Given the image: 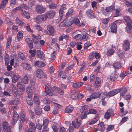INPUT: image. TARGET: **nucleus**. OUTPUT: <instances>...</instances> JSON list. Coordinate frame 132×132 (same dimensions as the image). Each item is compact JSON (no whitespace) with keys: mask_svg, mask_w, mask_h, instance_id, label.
<instances>
[{"mask_svg":"<svg viewBox=\"0 0 132 132\" xmlns=\"http://www.w3.org/2000/svg\"><path fill=\"white\" fill-rule=\"evenodd\" d=\"M115 9V7L113 6H111L106 7L105 9L104 7L102 8V11L103 14L105 16L109 15L110 12H111Z\"/></svg>","mask_w":132,"mask_h":132,"instance_id":"obj_1","label":"nucleus"},{"mask_svg":"<svg viewBox=\"0 0 132 132\" xmlns=\"http://www.w3.org/2000/svg\"><path fill=\"white\" fill-rule=\"evenodd\" d=\"M113 111L111 109H109L105 113L104 116V118L106 119H109L110 117L113 116Z\"/></svg>","mask_w":132,"mask_h":132,"instance_id":"obj_2","label":"nucleus"},{"mask_svg":"<svg viewBox=\"0 0 132 132\" xmlns=\"http://www.w3.org/2000/svg\"><path fill=\"white\" fill-rule=\"evenodd\" d=\"M48 119H45L43 121V130L42 132H49V128L48 127Z\"/></svg>","mask_w":132,"mask_h":132,"instance_id":"obj_3","label":"nucleus"},{"mask_svg":"<svg viewBox=\"0 0 132 132\" xmlns=\"http://www.w3.org/2000/svg\"><path fill=\"white\" fill-rule=\"evenodd\" d=\"M47 85L54 92L56 91L61 95H63V94L64 91L60 89L59 88L56 87L54 86H52L51 85H50V84H48Z\"/></svg>","mask_w":132,"mask_h":132,"instance_id":"obj_4","label":"nucleus"},{"mask_svg":"<svg viewBox=\"0 0 132 132\" xmlns=\"http://www.w3.org/2000/svg\"><path fill=\"white\" fill-rule=\"evenodd\" d=\"M3 129L4 132H10L11 128L10 126L6 122H4L3 126Z\"/></svg>","mask_w":132,"mask_h":132,"instance_id":"obj_5","label":"nucleus"},{"mask_svg":"<svg viewBox=\"0 0 132 132\" xmlns=\"http://www.w3.org/2000/svg\"><path fill=\"white\" fill-rule=\"evenodd\" d=\"M35 10L36 12L39 14L44 12L46 10V8L42 6L37 5L35 7Z\"/></svg>","mask_w":132,"mask_h":132,"instance_id":"obj_6","label":"nucleus"},{"mask_svg":"<svg viewBox=\"0 0 132 132\" xmlns=\"http://www.w3.org/2000/svg\"><path fill=\"white\" fill-rule=\"evenodd\" d=\"M123 47L125 51L129 50L130 47V43L128 40H125L123 42Z\"/></svg>","mask_w":132,"mask_h":132,"instance_id":"obj_7","label":"nucleus"},{"mask_svg":"<svg viewBox=\"0 0 132 132\" xmlns=\"http://www.w3.org/2000/svg\"><path fill=\"white\" fill-rule=\"evenodd\" d=\"M81 124V121L78 120V119L73 121L72 123V126L75 128H78L79 127Z\"/></svg>","mask_w":132,"mask_h":132,"instance_id":"obj_8","label":"nucleus"},{"mask_svg":"<svg viewBox=\"0 0 132 132\" xmlns=\"http://www.w3.org/2000/svg\"><path fill=\"white\" fill-rule=\"evenodd\" d=\"M19 118V115L16 112H14L13 113V121L12 124L14 125L16 123Z\"/></svg>","mask_w":132,"mask_h":132,"instance_id":"obj_9","label":"nucleus"},{"mask_svg":"<svg viewBox=\"0 0 132 132\" xmlns=\"http://www.w3.org/2000/svg\"><path fill=\"white\" fill-rule=\"evenodd\" d=\"M120 91L119 89H114L111 91L107 94V96H113L117 94Z\"/></svg>","mask_w":132,"mask_h":132,"instance_id":"obj_10","label":"nucleus"},{"mask_svg":"<svg viewBox=\"0 0 132 132\" xmlns=\"http://www.w3.org/2000/svg\"><path fill=\"white\" fill-rule=\"evenodd\" d=\"M48 18L50 19L53 18L55 15V12L54 11H51L46 13Z\"/></svg>","mask_w":132,"mask_h":132,"instance_id":"obj_11","label":"nucleus"},{"mask_svg":"<svg viewBox=\"0 0 132 132\" xmlns=\"http://www.w3.org/2000/svg\"><path fill=\"white\" fill-rule=\"evenodd\" d=\"M36 75L38 78L40 79L44 76L43 72L42 70L40 69H38L36 71Z\"/></svg>","mask_w":132,"mask_h":132,"instance_id":"obj_12","label":"nucleus"},{"mask_svg":"<svg viewBox=\"0 0 132 132\" xmlns=\"http://www.w3.org/2000/svg\"><path fill=\"white\" fill-rule=\"evenodd\" d=\"M86 14L88 17L92 18L95 17V15L93 11L90 9L87 10L86 12Z\"/></svg>","mask_w":132,"mask_h":132,"instance_id":"obj_13","label":"nucleus"},{"mask_svg":"<svg viewBox=\"0 0 132 132\" xmlns=\"http://www.w3.org/2000/svg\"><path fill=\"white\" fill-rule=\"evenodd\" d=\"M95 57L96 59H100V56L98 53L93 52L91 54L90 56V59H93Z\"/></svg>","mask_w":132,"mask_h":132,"instance_id":"obj_14","label":"nucleus"},{"mask_svg":"<svg viewBox=\"0 0 132 132\" xmlns=\"http://www.w3.org/2000/svg\"><path fill=\"white\" fill-rule=\"evenodd\" d=\"M111 32L116 33L117 31V26L114 23H112L111 25Z\"/></svg>","mask_w":132,"mask_h":132,"instance_id":"obj_15","label":"nucleus"},{"mask_svg":"<svg viewBox=\"0 0 132 132\" xmlns=\"http://www.w3.org/2000/svg\"><path fill=\"white\" fill-rule=\"evenodd\" d=\"M34 102L36 104L39 106L40 104V102L38 97V95L36 94L34 96L33 98Z\"/></svg>","mask_w":132,"mask_h":132,"instance_id":"obj_16","label":"nucleus"},{"mask_svg":"<svg viewBox=\"0 0 132 132\" xmlns=\"http://www.w3.org/2000/svg\"><path fill=\"white\" fill-rule=\"evenodd\" d=\"M34 65L39 67H44L45 65V63L41 61H35L34 63Z\"/></svg>","mask_w":132,"mask_h":132,"instance_id":"obj_17","label":"nucleus"},{"mask_svg":"<svg viewBox=\"0 0 132 132\" xmlns=\"http://www.w3.org/2000/svg\"><path fill=\"white\" fill-rule=\"evenodd\" d=\"M25 41L27 44L28 45L30 49H32L33 47V44L31 40L29 38H27L25 40Z\"/></svg>","mask_w":132,"mask_h":132,"instance_id":"obj_18","label":"nucleus"},{"mask_svg":"<svg viewBox=\"0 0 132 132\" xmlns=\"http://www.w3.org/2000/svg\"><path fill=\"white\" fill-rule=\"evenodd\" d=\"M37 56L40 59H43L45 57V55L44 53L40 50L37 51Z\"/></svg>","mask_w":132,"mask_h":132,"instance_id":"obj_19","label":"nucleus"},{"mask_svg":"<svg viewBox=\"0 0 132 132\" xmlns=\"http://www.w3.org/2000/svg\"><path fill=\"white\" fill-rule=\"evenodd\" d=\"M74 109L73 107L71 105L67 106L65 110V112L66 113H70Z\"/></svg>","mask_w":132,"mask_h":132,"instance_id":"obj_20","label":"nucleus"},{"mask_svg":"<svg viewBox=\"0 0 132 132\" xmlns=\"http://www.w3.org/2000/svg\"><path fill=\"white\" fill-rule=\"evenodd\" d=\"M65 24L66 27H68L70 26L73 23V21L72 19H66L64 20Z\"/></svg>","mask_w":132,"mask_h":132,"instance_id":"obj_21","label":"nucleus"},{"mask_svg":"<svg viewBox=\"0 0 132 132\" xmlns=\"http://www.w3.org/2000/svg\"><path fill=\"white\" fill-rule=\"evenodd\" d=\"M21 65L23 68L26 70H29L31 68V66L28 63L22 62L21 63Z\"/></svg>","mask_w":132,"mask_h":132,"instance_id":"obj_22","label":"nucleus"},{"mask_svg":"<svg viewBox=\"0 0 132 132\" xmlns=\"http://www.w3.org/2000/svg\"><path fill=\"white\" fill-rule=\"evenodd\" d=\"M26 91L27 93L28 97H31L32 95V89L29 86L27 87L26 88Z\"/></svg>","mask_w":132,"mask_h":132,"instance_id":"obj_23","label":"nucleus"},{"mask_svg":"<svg viewBox=\"0 0 132 132\" xmlns=\"http://www.w3.org/2000/svg\"><path fill=\"white\" fill-rule=\"evenodd\" d=\"M16 86L18 88L21 89L23 91L25 90L24 85L21 82H18L16 85Z\"/></svg>","mask_w":132,"mask_h":132,"instance_id":"obj_24","label":"nucleus"},{"mask_svg":"<svg viewBox=\"0 0 132 132\" xmlns=\"http://www.w3.org/2000/svg\"><path fill=\"white\" fill-rule=\"evenodd\" d=\"M118 75L115 73H113L110 76V80L113 81L116 80L118 78Z\"/></svg>","mask_w":132,"mask_h":132,"instance_id":"obj_25","label":"nucleus"},{"mask_svg":"<svg viewBox=\"0 0 132 132\" xmlns=\"http://www.w3.org/2000/svg\"><path fill=\"white\" fill-rule=\"evenodd\" d=\"M20 76L18 75H14L12 77V82L15 83L20 79Z\"/></svg>","mask_w":132,"mask_h":132,"instance_id":"obj_26","label":"nucleus"},{"mask_svg":"<svg viewBox=\"0 0 132 132\" xmlns=\"http://www.w3.org/2000/svg\"><path fill=\"white\" fill-rule=\"evenodd\" d=\"M101 83V80L100 78L98 77H96L94 83L95 86L96 87H98L100 85Z\"/></svg>","mask_w":132,"mask_h":132,"instance_id":"obj_27","label":"nucleus"},{"mask_svg":"<svg viewBox=\"0 0 132 132\" xmlns=\"http://www.w3.org/2000/svg\"><path fill=\"white\" fill-rule=\"evenodd\" d=\"M72 93L75 95V97L77 96L79 99H81L84 96V95L82 94H78V93L76 90L73 91Z\"/></svg>","mask_w":132,"mask_h":132,"instance_id":"obj_28","label":"nucleus"},{"mask_svg":"<svg viewBox=\"0 0 132 132\" xmlns=\"http://www.w3.org/2000/svg\"><path fill=\"white\" fill-rule=\"evenodd\" d=\"M49 87L48 85H45V88L46 92L47 93V94L49 96H51L52 95L53 93L51 92L50 90Z\"/></svg>","mask_w":132,"mask_h":132,"instance_id":"obj_29","label":"nucleus"},{"mask_svg":"<svg viewBox=\"0 0 132 132\" xmlns=\"http://www.w3.org/2000/svg\"><path fill=\"white\" fill-rule=\"evenodd\" d=\"M100 93L99 92H95L92 93L90 96V97L93 99L96 98L100 96Z\"/></svg>","mask_w":132,"mask_h":132,"instance_id":"obj_30","label":"nucleus"},{"mask_svg":"<svg viewBox=\"0 0 132 132\" xmlns=\"http://www.w3.org/2000/svg\"><path fill=\"white\" fill-rule=\"evenodd\" d=\"M47 29L50 33L51 34H54L55 31V29L54 27L51 25H48L47 26Z\"/></svg>","mask_w":132,"mask_h":132,"instance_id":"obj_31","label":"nucleus"},{"mask_svg":"<svg viewBox=\"0 0 132 132\" xmlns=\"http://www.w3.org/2000/svg\"><path fill=\"white\" fill-rule=\"evenodd\" d=\"M21 13L22 16L28 19L30 17V14L29 13L25 11L22 10Z\"/></svg>","mask_w":132,"mask_h":132,"instance_id":"obj_32","label":"nucleus"},{"mask_svg":"<svg viewBox=\"0 0 132 132\" xmlns=\"http://www.w3.org/2000/svg\"><path fill=\"white\" fill-rule=\"evenodd\" d=\"M35 112L36 115H39L42 112V109L39 107L36 108H35Z\"/></svg>","mask_w":132,"mask_h":132,"instance_id":"obj_33","label":"nucleus"},{"mask_svg":"<svg viewBox=\"0 0 132 132\" xmlns=\"http://www.w3.org/2000/svg\"><path fill=\"white\" fill-rule=\"evenodd\" d=\"M98 130L101 131H103L104 130V127L103 122H101L98 125Z\"/></svg>","mask_w":132,"mask_h":132,"instance_id":"obj_34","label":"nucleus"},{"mask_svg":"<svg viewBox=\"0 0 132 132\" xmlns=\"http://www.w3.org/2000/svg\"><path fill=\"white\" fill-rule=\"evenodd\" d=\"M83 84V83L81 82L80 83H75L73 84L72 86L75 88H78L82 86Z\"/></svg>","mask_w":132,"mask_h":132,"instance_id":"obj_35","label":"nucleus"},{"mask_svg":"<svg viewBox=\"0 0 132 132\" xmlns=\"http://www.w3.org/2000/svg\"><path fill=\"white\" fill-rule=\"evenodd\" d=\"M32 40L34 43L36 44L39 43V39L37 36H35L34 34L32 35Z\"/></svg>","mask_w":132,"mask_h":132,"instance_id":"obj_36","label":"nucleus"},{"mask_svg":"<svg viewBox=\"0 0 132 132\" xmlns=\"http://www.w3.org/2000/svg\"><path fill=\"white\" fill-rule=\"evenodd\" d=\"M19 101L18 99H16L14 100L10 101L9 104L10 105H17L19 103Z\"/></svg>","mask_w":132,"mask_h":132,"instance_id":"obj_37","label":"nucleus"},{"mask_svg":"<svg viewBox=\"0 0 132 132\" xmlns=\"http://www.w3.org/2000/svg\"><path fill=\"white\" fill-rule=\"evenodd\" d=\"M132 21L131 22H128L127 23V27L129 28V30H128L127 29H126V30L127 32L130 33L131 32V30L132 28V27L131 26V24H132Z\"/></svg>","mask_w":132,"mask_h":132,"instance_id":"obj_38","label":"nucleus"},{"mask_svg":"<svg viewBox=\"0 0 132 132\" xmlns=\"http://www.w3.org/2000/svg\"><path fill=\"white\" fill-rule=\"evenodd\" d=\"M23 37V34L21 32H19L17 34L16 40L19 41L22 39Z\"/></svg>","mask_w":132,"mask_h":132,"instance_id":"obj_39","label":"nucleus"},{"mask_svg":"<svg viewBox=\"0 0 132 132\" xmlns=\"http://www.w3.org/2000/svg\"><path fill=\"white\" fill-rule=\"evenodd\" d=\"M113 65L115 68L119 69L121 67L120 63L118 62H117L113 63Z\"/></svg>","mask_w":132,"mask_h":132,"instance_id":"obj_40","label":"nucleus"},{"mask_svg":"<svg viewBox=\"0 0 132 132\" xmlns=\"http://www.w3.org/2000/svg\"><path fill=\"white\" fill-rule=\"evenodd\" d=\"M31 97H28L27 98V104L30 105H32L33 104V101Z\"/></svg>","mask_w":132,"mask_h":132,"instance_id":"obj_41","label":"nucleus"},{"mask_svg":"<svg viewBox=\"0 0 132 132\" xmlns=\"http://www.w3.org/2000/svg\"><path fill=\"white\" fill-rule=\"evenodd\" d=\"M8 0H5L3 1L0 5V9H2L5 6L6 4L7 3Z\"/></svg>","mask_w":132,"mask_h":132,"instance_id":"obj_42","label":"nucleus"},{"mask_svg":"<svg viewBox=\"0 0 132 132\" xmlns=\"http://www.w3.org/2000/svg\"><path fill=\"white\" fill-rule=\"evenodd\" d=\"M4 57L5 64L6 65H7L9 63V57L7 54L5 55Z\"/></svg>","mask_w":132,"mask_h":132,"instance_id":"obj_43","label":"nucleus"},{"mask_svg":"<svg viewBox=\"0 0 132 132\" xmlns=\"http://www.w3.org/2000/svg\"><path fill=\"white\" fill-rule=\"evenodd\" d=\"M82 113L81 115V119H82L85 118L87 116V114L89 113V112L88 111H86V112H81Z\"/></svg>","mask_w":132,"mask_h":132,"instance_id":"obj_44","label":"nucleus"},{"mask_svg":"<svg viewBox=\"0 0 132 132\" xmlns=\"http://www.w3.org/2000/svg\"><path fill=\"white\" fill-rule=\"evenodd\" d=\"M23 82L24 84H27L28 82V76L25 75L23 78Z\"/></svg>","mask_w":132,"mask_h":132,"instance_id":"obj_45","label":"nucleus"},{"mask_svg":"<svg viewBox=\"0 0 132 132\" xmlns=\"http://www.w3.org/2000/svg\"><path fill=\"white\" fill-rule=\"evenodd\" d=\"M29 128L35 131L36 129V126L34 123L32 122L30 123L29 124Z\"/></svg>","mask_w":132,"mask_h":132,"instance_id":"obj_46","label":"nucleus"},{"mask_svg":"<svg viewBox=\"0 0 132 132\" xmlns=\"http://www.w3.org/2000/svg\"><path fill=\"white\" fill-rule=\"evenodd\" d=\"M59 126L56 124H54L52 127V128L54 131L55 132H57L58 130V127Z\"/></svg>","mask_w":132,"mask_h":132,"instance_id":"obj_47","label":"nucleus"},{"mask_svg":"<svg viewBox=\"0 0 132 132\" xmlns=\"http://www.w3.org/2000/svg\"><path fill=\"white\" fill-rule=\"evenodd\" d=\"M29 52L31 55L32 56L34 57L35 56L36 54V50H29Z\"/></svg>","mask_w":132,"mask_h":132,"instance_id":"obj_48","label":"nucleus"},{"mask_svg":"<svg viewBox=\"0 0 132 132\" xmlns=\"http://www.w3.org/2000/svg\"><path fill=\"white\" fill-rule=\"evenodd\" d=\"M73 12V10L71 9H69L68 11V12L66 14V16L68 17L71 16Z\"/></svg>","mask_w":132,"mask_h":132,"instance_id":"obj_49","label":"nucleus"},{"mask_svg":"<svg viewBox=\"0 0 132 132\" xmlns=\"http://www.w3.org/2000/svg\"><path fill=\"white\" fill-rule=\"evenodd\" d=\"M123 19L127 23L131 22L132 21L131 20L130 18L128 16H125L123 17Z\"/></svg>","mask_w":132,"mask_h":132,"instance_id":"obj_50","label":"nucleus"},{"mask_svg":"<svg viewBox=\"0 0 132 132\" xmlns=\"http://www.w3.org/2000/svg\"><path fill=\"white\" fill-rule=\"evenodd\" d=\"M127 91V89L126 88H122L120 90V94L121 95L124 96Z\"/></svg>","mask_w":132,"mask_h":132,"instance_id":"obj_51","label":"nucleus"},{"mask_svg":"<svg viewBox=\"0 0 132 132\" xmlns=\"http://www.w3.org/2000/svg\"><path fill=\"white\" fill-rule=\"evenodd\" d=\"M114 52V50L112 49L108 50L107 52V54L108 56H110L112 55Z\"/></svg>","mask_w":132,"mask_h":132,"instance_id":"obj_52","label":"nucleus"},{"mask_svg":"<svg viewBox=\"0 0 132 132\" xmlns=\"http://www.w3.org/2000/svg\"><path fill=\"white\" fill-rule=\"evenodd\" d=\"M18 57L21 59L24 60L25 59V56L23 54L21 53H19L18 54Z\"/></svg>","mask_w":132,"mask_h":132,"instance_id":"obj_53","label":"nucleus"},{"mask_svg":"<svg viewBox=\"0 0 132 132\" xmlns=\"http://www.w3.org/2000/svg\"><path fill=\"white\" fill-rule=\"evenodd\" d=\"M36 128L40 130H41L42 129V124L39 123H36Z\"/></svg>","mask_w":132,"mask_h":132,"instance_id":"obj_54","label":"nucleus"},{"mask_svg":"<svg viewBox=\"0 0 132 132\" xmlns=\"http://www.w3.org/2000/svg\"><path fill=\"white\" fill-rule=\"evenodd\" d=\"M56 52L55 51L53 52V53L51 54V59L52 60H53L55 59L56 57Z\"/></svg>","mask_w":132,"mask_h":132,"instance_id":"obj_55","label":"nucleus"},{"mask_svg":"<svg viewBox=\"0 0 132 132\" xmlns=\"http://www.w3.org/2000/svg\"><path fill=\"white\" fill-rule=\"evenodd\" d=\"M41 15L42 21L46 20L48 18L47 16L46 13L45 14Z\"/></svg>","mask_w":132,"mask_h":132,"instance_id":"obj_56","label":"nucleus"},{"mask_svg":"<svg viewBox=\"0 0 132 132\" xmlns=\"http://www.w3.org/2000/svg\"><path fill=\"white\" fill-rule=\"evenodd\" d=\"M74 65V64H73L69 66L65 69V72H67L68 71L73 67Z\"/></svg>","mask_w":132,"mask_h":132,"instance_id":"obj_57","label":"nucleus"},{"mask_svg":"<svg viewBox=\"0 0 132 132\" xmlns=\"http://www.w3.org/2000/svg\"><path fill=\"white\" fill-rule=\"evenodd\" d=\"M20 118L22 121H24L25 120V116L23 113H22L21 114Z\"/></svg>","mask_w":132,"mask_h":132,"instance_id":"obj_58","label":"nucleus"},{"mask_svg":"<svg viewBox=\"0 0 132 132\" xmlns=\"http://www.w3.org/2000/svg\"><path fill=\"white\" fill-rule=\"evenodd\" d=\"M52 113L54 115H56L58 113V108L56 107L55 108L52 112Z\"/></svg>","mask_w":132,"mask_h":132,"instance_id":"obj_59","label":"nucleus"},{"mask_svg":"<svg viewBox=\"0 0 132 132\" xmlns=\"http://www.w3.org/2000/svg\"><path fill=\"white\" fill-rule=\"evenodd\" d=\"M109 20V19L106 18L103 19L102 20V21L103 23L106 24L108 23Z\"/></svg>","mask_w":132,"mask_h":132,"instance_id":"obj_60","label":"nucleus"},{"mask_svg":"<svg viewBox=\"0 0 132 132\" xmlns=\"http://www.w3.org/2000/svg\"><path fill=\"white\" fill-rule=\"evenodd\" d=\"M89 113L92 114H95L96 113V110L93 109H89Z\"/></svg>","mask_w":132,"mask_h":132,"instance_id":"obj_61","label":"nucleus"},{"mask_svg":"<svg viewBox=\"0 0 132 132\" xmlns=\"http://www.w3.org/2000/svg\"><path fill=\"white\" fill-rule=\"evenodd\" d=\"M128 74V73L127 72H123L121 73L120 75V77L124 78L125 76L127 75Z\"/></svg>","mask_w":132,"mask_h":132,"instance_id":"obj_62","label":"nucleus"},{"mask_svg":"<svg viewBox=\"0 0 132 132\" xmlns=\"http://www.w3.org/2000/svg\"><path fill=\"white\" fill-rule=\"evenodd\" d=\"M81 37V34H77L74 37V38L77 40L79 39Z\"/></svg>","mask_w":132,"mask_h":132,"instance_id":"obj_63","label":"nucleus"},{"mask_svg":"<svg viewBox=\"0 0 132 132\" xmlns=\"http://www.w3.org/2000/svg\"><path fill=\"white\" fill-rule=\"evenodd\" d=\"M125 4L127 7H132V3H129L127 1L125 2Z\"/></svg>","mask_w":132,"mask_h":132,"instance_id":"obj_64","label":"nucleus"}]
</instances>
